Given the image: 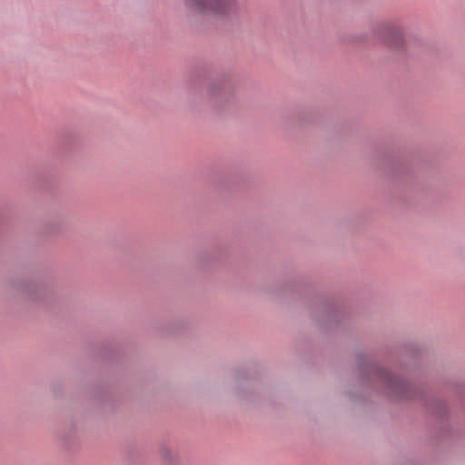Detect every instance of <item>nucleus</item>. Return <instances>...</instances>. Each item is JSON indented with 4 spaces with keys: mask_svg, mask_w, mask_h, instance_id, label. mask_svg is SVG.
Segmentation results:
<instances>
[{
    "mask_svg": "<svg viewBox=\"0 0 465 465\" xmlns=\"http://www.w3.org/2000/svg\"><path fill=\"white\" fill-rule=\"evenodd\" d=\"M386 41L389 44L399 45L402 42V35L401 31L394 26H387L385 28Z\"/></svg>",
    "mask_w": 465,
    "mask_h": 465,
    "instance_id": "f03ea898",
    "label": "nucleus"
},
{
    "mask_svg": "<svg viewBox=\"0 0 465 465\" xmlns=\"http://www.w3.org/2000/svg\"><path fill=\"white\" fill-rule=\"evenodd\" d=\"M183 4L187 12L199 15H223L234 6L233 0H183Z\"/></svg>",
    "mask_w": 465,
    "mask_h": 465,
    "instance_id": "f257e3e1",
    "label": "nucleus"
}]
</instances>
